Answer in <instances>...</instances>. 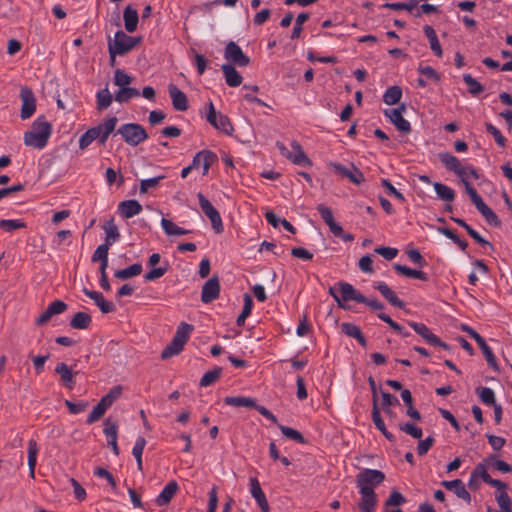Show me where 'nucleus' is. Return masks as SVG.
Instances as JSON below:
<instances>
[{"instance_id": "obj_53", "label": "nucleus", "mask_w": 512, "mask_h": 512, "mask_svg": "<svg viewBox=\"0 0 512 512\" xmlns=\"http://www.w3.org/2000/svg\"><path fill=\"white\" fill-rule=\"evenodd\" d=\"M278 427H279L280 431L282 432V434L284 436H286L287 438L292 439L301 444H305L307 442L306 439L304 438V436L299 431H297L291 427L280 425V424H278Z\"/></svg>"}, {"instance_id": "obj_44", "label": "nucleus", "mask_w": 512, "mask_h": 512, "mask_svg": "<svg viewBox=\"0 0 512 512\" xmlns=\"http://www.w3.org/2000/svg\"><path fill=\"white\" fill-rule=\"evenodd\" d=\"M140 92L133 87H122L115 94V100L119 103H127L131 98L138 97Z\"/></svg>"}, {"instance_id": "obj_22", "label": "nucleus", "mask_w": 512, "mask_h": 512, "mask_svg": "<svg viewBox=\"0 0 512 512\" xmlns=\"http://www.w3.org/2000/svg\"><path fill=\"white\" fill-rule=\"evenodd\" d=\"M250 492L261 509V512H270L268 500L256 478L250 479Z\"/></svg>"}, {"instance_id": "obj_1", "label": "nucleus", "mask_w": 512, "mask_h": 512, "mask_svg": "<svg viewBox=\"0 0 512 512\" xmlns=\"http://www.w3.org/2000/svg\"><path fill=\"white\" fill-rule=\"evenodd\" d=\"M52 134V125L45 120L44 116H39L33 123L32 129L24 133V144L29 147L42 149Z\"/></svg>"}, {"instance_id": "obj_26", "label": "nucleus", "mask_w": 512, "mask_h": 512, "mask_svg": "<svg viewBox=\"0 0 512 512\" xmlns=\"http://www.w3.org/2000/svg\"><path fill=\"white\" fill-rule=\"evenodd\" d=\"M141 211L142 205L134 199L122 201L118 205V212L124 218H131Z\"/></svg>"}, {"instance_id": "obj_3", "label": "nucleus", "mask_w": 512, "mask_h": 512, "mask_svg": "<svg viewBox=\"0 0 512 512\" xmlns=\"http://www.w3.org/2000/svg\"><path fill=\"white\" fill-rule=\"evenodd\" d=\"M122 393L121 386H114L105 396H103L97 405L93 408L88 415L86 423L92 424L101 419L106 413L107 409L120 397Z\"/></svg>"}, {"instance_id": "obj_58", "label": "nucleus", "mask_w": 512, "mask_h": 512, "mask_svg": "<svg viewBox=\"0 0 512 512\" xmlns=\"http://www.w3.org/2000/svg\"><path fill=\"white\" fill-rule=\"evenodd\" d=\"M309 13L303 12L300 13L295 21V25L291 34V39H298L301 36L302 30H303V23L306 22L309 19Z\"/></svg>"}, {"instance_id": "obj_30", "label": "nucleus", "mask_w": 512, "mask_h": 512, "mask_svg": "<svg viewBox=\"0 0 512 512\" xmlns=\"http://www.w3.org/2000/svg\"><path fill=\"white\" fill-rule=\"evenodd\" d=\"M341 330L348 337L355 338L363 348L367 347L366 338L357 325L353 323H342Z\"/></svg>"}, {"instance_id": "obj_61", "label": "nucleus", "mask_w": 512, "mask_h": 512, "mask_svg": "<svg viewBox=\"0 0 512 512\" xmlns=\"http://www.w3.org/2000/svg\"><path fill=\"white\" fill-rule=\"evenodd\" d=\"M399 429L415 439H421L423 435L422 429L420 427L415 426L412 423L400 424Z\"/></svg>"}, {"instance_id": "obj_23", "label": "nucleus", "mask_w": 512, "mask_h": 512, "mask_svg": "<svg viewBox=\"0 0 512 512\" xmlns=\"http://www.w3.org/2000/svg\"><path fill=\"white\" fill-rule=\"evenodd\" d=\"M338 287L341 293L340 299L342 302L351 300L356 301L358 303L366 302V297L360 292H358L350 283L339 282Z\"/></svg>"}, {"instance_id": "obj_8", "label": "nucleus", "mask_w": 512, "mask_h": 512, "mask_svg": "<svg viewBox=\"0 0 512 512\" xmlns=\"http://www.w3.org/2000/svg\"><path fill=\"white\" fill-rule=\"evenodd\" d=\"M207 121L217 130L227 134L232 135L234 128L233 125L228 118V116L219 113L217 115L216 110L212 102L209 103V111L207 113Z\"/></svg>"}, {"instance_id": "obj_35", "label": "nucleus", "mask_w": 512, "mask_h": 512, "mask_svg": "<svg viewBox=\"0 0 512 512\" xmlns=\"http://www.w3.org/2000/svg\"><path fill=\"white\" fill-rule=\"evenodd\" d=\"M92 322L91 316L86 312H77L70 320V326L73 329H87Z\"/></svg>"}, {"instance_id": "obj_32", "label": "nucleus", "mask_w": 512, "mask_h": 512, "mask_svg": "<svg viewBox=\"0 0 512 512\" xmlns=\"http://www.w3.org/2000/svg\"><path fill=\"white\" fill-rule=\"evenodd\" d=\"M372 420L376 426V428L384 435V437L390 441L393 442L395 440V437L392 433H390L385 426V423L380 415V410L378 407V404L372 405Z\"/></svg>"}, {"instance_id": "obj_19", "label": "nucleus", "mask_w": 512, "mask_h": 512, "mask_svg": "<svg viewBox=\"0 0 512 512\" xmlns=\"http://www.w3.org/2000/svg\"><path fill=\"white\" fill-rule=\"evenodd\" d=\"M104 434L108 439V445L111 446L113 453L118 456L119 455V447L117 444V436H118V425L117 422L113 421L111 418H106L104 420Z\"/></svg>"}, {"instance_id": "obj_31", "label": "nucleus", "mask_w": 512, "mask_h": 512, "mask_svg": "<svg viewBox=\"0 0 512 512\" xmlns=\"http://www.w3.org/2000/svg\"><path fill=\"white\" fill-rule=\"evenodd\" d=\"M222 71L228 86L238 87L239 85H241L243 78L233 65H222Z\"/></svg>"}, {"instance_id": "obj_50", "label": "nucleus", "mask_w": 512, "mask_h": 512, "mask_svg": "<svg viewBox=\"0 0 512 512\" xmlns=\"http://www.w3.org/2000/svg\"><path fill=\"white\" fill-rule=\"evenodd\" d=\"M96 97H97V109L100 111L108 108L113 101V97H112L111 93L109 92L108 88H104V89L100 90L97 93Z\"/></svg>"}, {"instance_id": "obj_62", "label": "nucleus", "mask_w": 512, "mask_h": 512, "mask_svg": "<svg viewBox=\"0 0 512 512\" xmlns=\"http://www.w3.org/2000/svg\"><path fill=\"white\" fill-rule=\"evenodd\" d=\"M132 82V77L129 76L126 72L121 69H117L114 75V83L115 85L122 87H128V85Z\"/></svg>"}, {"instance_id": "obj_38", "label": "nucleus", "mask_w": 512, "mask_h": 512, "mask_svg": "<svg viewBox=\"0 0 512 512\" xmlns=\"http://www.w3.org/2000/svg\"><path fill=\"white\" fill-rule=\"evenodd\" d=\"M193 329H194L193 325L188 324L186 322H181L179 324V326L177 327V330H176V333H175L173 339L184 346L186 344V342L188 341Z\"/></svg>"}, {"instance_id": "obj_20", "label": "nucleus", "mask_w": 512, "mask_h": 512, "mask_svg": "<svg viewBox=\"0 0 512 512\" xmlns=\"http://www.w3.org/2000/svg\"><path fill=\"white\" fill-rule=\"evenodd\" d=\"M168 91L175 110L186 111L189 108L186 94L182 92L175 84H169Z\"/></svg>"}, {"instance_id": "obj_24", "label": "nucleus", "mask_w": 512, "mask_h": 512, "mask_svg": "<svg viewBox=\"0 0 512 512\" xmlns=\"http://www.w3.org/2000/svg\"><path fill=\"white\" fill-rule=\"evenodd\" d=\"M317 210L320 213L323 221L329 226L330 231L335 236H340L343 232V228L335 222L332 210L323 204H319L317 206Z\"/></svg>"}, {"instance_id": "obj_54", "label": "nucleus", "mask_w": 512, "mask_h": 512, "mask_svg": "<svg viewBox=\"0 0 512 512\" xmlns=\"http://www.w3.org/2000/svg\"><path fill=\"white\" fill-rule=\"evenodd\" d=\"M476 392L484 404L489 406H493L494 404H496L495 394L491 388L479 387L476 389Z\"/></svg>"}, {"instance_id": "obj_40", "label": "nucleus", "mask_w": 512, "mask_h": 512, "mask_svg": "<svg viewBox=\"0 0 512 512\" xmlns=\"http://www.w3.org/2000/svg\"><path fill=\"white\" fill-rule=\"evenodd\" d=\"M38 447L34 439H30L28 442V466L30 477H35V467L37 462Z\"/></svg>"}, {"instance_id": "obj_60", "label": "nucleus", "mask_w": 512, "mask_h": 512, "mask_svg": "<svg viewBox=\"0 0 512 512\" xmlns=\"http://www.w3.org/2000/svg\"><path fill=\"white\" fill-rule=\"evenodd\" d=\"M496 501L501 510L512 511V501L506 491H499L496 494Z\"/></svg>"}, {"instance_id": "obj_43", "label": "nucleus", "mask_w": 512, "mask_h": 512, "mask_svg": "<svg viewBox=\"0 0 512 512\" xmlns=\"http://www.w3.org/2000/svg\"><path fill=\"white\" fill-rule=\"evenodd\" d=\"M402 96V89L400 86L394 85L389 87L384 95H383V101L387 105H394L398 103Z\"/></svg>"}, {"instance_id": "obj_4", "label": "nucleus", "mask_w": 512, "mask_h": 512, "mask_svg": "<svg viewBox=\"0 0 512 512\" xmlns=\"http://www.w3.org/2000/svg\"><path fill=\"white\" fill-rule=\"evenodd\" d=\"M224 403L233 407H247L256 409L262 416L277 424L276 416L266 407L258 405L256 400L250 397L243 396H228L224 398Z\"/></svg>"}, {"instance_id": "obj_15", "label": "nucleus", "mask_w": 512, "mask_h": 512, "mask_svg": "<svg viewBox=\"0 0 512 512\" xmlns=\"http://www.w3.org/2000/svg\"><path fill=\"white\" fill-rule=\"evenodd\" d=\"M118 119L117 117H109L103 123L92 127V131L95 133L94 136L100 144L104 145L109 138L110 134L115 130Z\"/></svg>"}, {"instance_id": "obj_49", "label": "nucleus", "mask_w": 512, "mask_h": 512, "mask_svg": "<svg viewBox=\"0 0 512 512\" xmlns=\"http://www.w3.org/2000/svg\"><path fill=\"white\" fill-rule=\"evenodd\" d=\"M183 348V345L172 339V341L162 350L161 359L167 360L175 355H178L183 350Z\"/></svg>"}, {"instance_id": "obj_48", "label": "nucleus", "mask_w": 512, "mask_h": 512, "mask_svg": "<svg viewBox=\"0 0 512 512\" xmlns=\"http://www.w3.org/2000/svg\"><path fill=\"white\" fill-rule=\"evenodd\" d=\"M222 368L215 367L212 370L207 371L200 379V386L207 387L215 383L221 376Z\"/></svg>"}, {"instance_id": "obj_11", "label": "nucleus", "mask_w": 512, "mask_h": 512, "mask_svg": "<svg viewBox=\"0 0 512 512\" xmlns=\"http://www.w3.org/2000/svg\"><path fill=\"white\" fill-rule=\"evenodd\" d=\"M225 58L239 67H245L250 64V58L243 53L238 44L230 41L225 48Z\"/></svg>"}, {"instance_id": "obj_36", "label": "nucleus", "mask_w": 512, "mask_h": 512, "mask_svg": "<svg viewBox=\"0 0 512 512\" xmlns=\"http://www.w3.org/2000/svg\"><path fill=\"white\" fill-rule=\"evenodd\" d=\"M123 18L125 22V29L129 33L134 32L137 28L139 19L137 11L133 9L131 6H127L124 10Z\"/></svg>"}, {"instance_id": "obj_7", "label": "nucleus", "mask_w": 512, "mask_h": 512, "mask_svg": "<svg viewBox=\"0 0 512 512\" xmlns=\"http://www.w3.org/2000/svg\"><path fill=\"white\" fill-rule=\"evenodd\" d=\"M385 480V474L380 470L363 469L356 476V485L359 489L362 487L372 488L380 485Z\"/></svg>"}, {"instance_id": "obj_45", "label": "nucleus", "mask_w": 512, "mask_h": 512, "mask_svg": "<svg viewBox=\"0 0 512 512\" xmlns=\"http://www.w3.org/2000/svg\"><path fill=\"white\" fill-rule=\"evenodd\" d=\"M477 209L483 215L488 224L493 225L495 227L501 226V220L494 213V211L485 203H482L479 207H477Z\"/></svg>"}, {"instance_id": "obj_57", "label": "nucleus", "mask_w": 512, "mask_h": 512, "mask_svg": "<svg viewBox=\"0 0 512 512\" xmlns=\"http://www.w3.org/2000/svg\"><path fill=\"white\" fill-rule=\"evenodd\" d=\"M418 4L419 0H409L408 2L385 3L383 7L392 10L412 11Z\"/></svg>"}, {"instance_id": "obj_37", "label": "nucleus", "mask_w": 512, "mask_h": 512, "mask_svg": "<svg viewBox=\"0 0 512 512\" xmlns=\"http://www.w3.org/2000/svg\"><path fill=\"white\" fill-rule=\"evenodd\" d=\"M393 268L399 274H401L403 276H406V277H409V278H414V279H419V280H422V281H427L428 280L427 274L424 273L423 271L411 269V268H409L407 266H404V265H401V264H394Z\"/></svg>"}, {"instance_id": "obj_28", "label": "nucleus", "mask_w": 512, "mask_h": 512, "mask_svg": "<svg viewBox=\"0 0 512 512\" xmlns=\"http://www.w3.org/2000/svg\"><path fill=\"white\" fill-rule=\"evenodd\" d=\"M385 115L400 132L409 133L411 131L410 123L402 116L400 110H385Z\"/></svg>"}, {"instance_id": "obj_55", "label": "nucleus", "mask_w": 512, "mask_h": 512, "mask_svg": "<svg viewBox=\"0 0 512 512\" xmlns=\"http://www.w3.org/2000/svg\"><path fill=\"white\" fill-rule=\"evenodd\" d=\"M478 345H479L480 349L482 350V353L485 356L486 361L488 362V364L495 371H499V367H498V364L496 362L495 356H494L492 350L490 349V347L487 345L485 339H483L482 342L478 343Z\"/></svg>"}, {"instance_id": "obj_5", "label": "nucleus", "mask_w": 512, "mask_h": 512, "mask_svg": "<svg viewBox=\"0 0 512 512\" xmlns=\"http://www.w3.org/2000/svg\"><path fill=\"white\" fill-rule=\"evenodd\" d=\"M203 162V172L202 174L205 176L208 174L209 168L211 165H213L217 161V155L209 150H202L198 152L192 161V164L185 167L182 172L181 176L182 178L187 177V175L190 173V171L194 168L199 167V163Z\"/></svg>"}, {"instance_id": "obj_13", "label": "nucleus", "mask_w": 512, "mask_h": 512, "mask_svg": "<svg viewBox=\"0 0 512 512\" xmlns=\"http://www.w3.org/2000/svg\"><path fill=\"white\" fill-rule=\"evenodd\" d=\"M328 166L343 177L349 179L353 184L360 185L365 181L364 174L353 163L351 164V169L334 162H330Z\"/></svg>"}, {"instance_id": "obj_33", "label": "nucleus", "mask_w": 512, "mask_h": 512, "mask_svg": "<svg viewBox=\"0 0 512 512\" xmlns=\"http://www.w3.org/2000/svg\"><path fill=\"white\" fill-rule=\"evenodd\" d=\"M293 152H291V160L296 165H308L311 166L312 162L303 151L301 145L297 141L291 142Z\"/></svg>"}, {"instance_id": "obj_12", "label": "nucleus", "mask_w": 512, "mask_h": 512, "mask_svg": "<svg viewBox=\"0 0 512 512\" xmlns=\"http://www.w3.org/2000/svg\"><path fill=\"white\" fill-rule=\"evenodd\" d=\"M22 107L20 117L23 120L29 119L36 110V99L33 91L28 87H22L20 91Z\"/></svg>"}, {"instance_id": "obj_25", "label": "nucleus", "mask_w": 512, "mask_h": 512, "mask_svg": "<svg viewBox=\"0 0 512 512\" xmlns=\"http://www.w3.org/2000/svg\"><path fill=\"white\" fill-rule=\"evenodd\" d=\"M83 292L86 296L94 300L95 304L99 307L102 313H110L115 310V306L112 302L106 301L102 293L92 291L87 288H83Z\"/></svg>"}, {"instance_id": "obj_39", "label": "nucleus", "mask_w": 512, "mask_h": 512, "mask_svg": "<svg viewBox=\"0 0 512 512\" xmlns=\"http://www.w3.org/2000/svg\"><path fill=\"white\" fill-rule=\"evenodd\" d=\"M433 186L439 199L446 202L454 201L456 194L452 188L440 182H435Z\"/></svg>"}, {"instance_id": "obj_59", "label": "nucleus", "mask_w": 512, "mask_h": 512, "mask_svg": "<svg viewBox=\"0 0 512 512\" xmlns=\"http://www.w3.org/2000/svg\"><path fill=\"white\" fill-rule=\"evenodd\" d=\"M164 178H165L164 175H160V176H157L154 178L141 180L140 193L146 194L150 189L156 188L159 185L160 181Z\"/></svg>"}, {"instance_id": "obj_9", "label": "nucleus", "mask_w": 512, "mask_h": 512, "mask_svg": "<svg viewBox=\"0 0 512 512\" xmlns=\"http://www.w3.org/2000/svg\"><path fill=\"white\" fill-rule=\"evenodd\" d=\"M198 200L203 213L210 219L214 231L221 233L223 223L219 212L202 193L198 194Z\"/></svg>"}, {"instance_id": "obj_27", "label": "nucleus", "mask_w": 512, "mask_h": 512, "mask_svg": "<svg viewBox=\"0 0 512 512\" xmlns=\"http://www.w3.org/2000/svg\"><path fill=\"white\" fill-rule=\"evenodd\" d=\"M179 490V485L175 480L170 481L161 493L156 498V504L158 506H165L169 504L172 498L175 496L177 491Z\"/></svg>"}, {"instance_id": "obj_21", "label": "nucleus", "mask_w": 512, "mask_h": 512, "mask_svg": "<svg viewBox=\"0 0 512 512\" xmlns=\"http://www.w3.org/2000/svg\"><path fill=\"white\" fill-rule=\"evenodd\" d=\"M441 485L447 490L453 491L458 498L462 499L467 504L471 503V495L461 479H455L452 481L444 480Z\"/></svg>"}, {"instance_id": "obj_56", "label": "nucleus", "mask_w": 512, "mask_h": 512, "mask_svg": "<svg viewBox=\"0 0 512 512\" xmlns=\"http://www.w3.org/2000/svg\"><path fill=\"white\" fill-rule=\"evenodd\" d=\"M463 184L465 185V191L469 195L472 203L477 207H479L482 203H484L483 199L477 193L476 189L470 185L467 181L466 176L461 179Z\"/></svg>"}, {"instance_id": "obj_52", "label": "nucleus", "mask_w": 512, "mask_h": 512, "mask_svg": "<svg viewBox=\"0 0 512 512\" xmlns=\"http://www.w3.org/2000/svg\"><path fill=\"white\" fill-rule=\"evenodd\" d=\"M463 80L468 85L469 93L473 96H477L484 91L483 85L470 74H464Z\"/></svg>"}, {"instance_id": "obj_46", "label": "nucleus", "mask_w": 512, "mask_h": 512, "mask_svg": "<svg viewBox=\"0 0 512 512\" xmlns=\"http://www.w3.org/2000/svg\"><path fill=\"white\" fill-rule=\"evenodd\" d=\"M142 272V265L139 263H135L125 269L117 270L115 272V277L121 280H126L131 277L138 276Z\"/></svg>"}, {"instance_id": "obj_63", "label": "nucleus", "mask_w": 512, "mask_h": 512, "mask_svg": "<svg viewBox=\"0 0 512 512\" xmlns=\"http://www.w3.org/2000/svg\"><path fill=\"white\" fill-rule=\"evenodd\" d=\"M108 251H109V245L104 243L97 247V249L94 251L92 255V262H100L104 260H108Z\"/></svg>"}, {"instance_id": "obj_47", "label": "nucleus", "mask_w": 512, "mask_h": 512, "mask_svg": "<svg viewBox=\"0 0 512 512\" xmlns=\"http://www.w3.org/2000/svg\"><path fill=\"white\" fill-rule=\"evenodd\" d=\"M145 446L146 439L144 437H138L132 450V454L137 462V468L140 472L143 471L142 454Z\"/></svg>"}, {"instance_id": "obj_10", "label": "nucleus", "mask_w": 512, "mask_h": 512, "mask_svg": "<svg viewBox=\"0 0 512 512\" xmlns=\"http://www.w3.org/2000/svg\"><path fill=\"white\" fill-rule=\"evenodd\" d=\"M408 325L425 341L433 346L441 347L445 350H449V345L443 342L437 335L431 332V330L423 323H417L409 321Z\"/></svg>"}, {"instance_id": "obj_42", "label": "nucleus", "mask_w": 512, "mask_h": 512, "mask_svg": "<svg viewBox=\"0 0 512 512\" xmlns=\"http://www.w3.org/2000/svg\"><path fill=\"white\" fill-rule=\"evenodd\" d=\"M161 225L165 231V233L168 235V236H180V235H186L188 234L190 231L189 230H185L179 226H177L175 223H173L171 220L169 219H166V218H162L161 220Z\"/></svg>"}, {"instance_id": "obj_16", "label": "nucleus", "mask_w": 512, "mask_h": 512, "mask_svg": "<svg viewBox=\"0 0 512 512\" xmlns=\"http://www.w3.org/2000/svg\"><path fill=\"white\" fill-rule=\"evenodd\" d=\"M439 159L441 163L446 167V169L454 172L461 179L466 176V169L462 166L459 159L454 155L448 152L440 153Z\"/></svg>"}, {"instance_id": "obj_51", "label": "nucleus", "mask_w": 512, "mask_h": 512, "mask_svg": "<svg viewBox=\"0 0 512 512\" xmlns=\"http://www.w3.org/2000/svg\"><path fill=\"white\" fill-rule=\"evenodd\" d=\"M26 227H27L26 223L20 219H1L0 220V228L7 232H12L17 229H24Z\"/></svg>"}, {"instance_id": "obj_34", "label": "nucleus", "mask_w": 512, "mask_h": 512, "mask_svg": "<svg viewBox=\"0 0 512 512\" xmlns=\"http://www.w3.org/2000/svg\"><path fill=\"white\" fill-rule=\"evenodd\" d=\"M423 30H424L426 37L429 40L431 50L434 52V54L436 56L441 57L443 55V50L439 43V40H438V37H437V34H436L434 28L430 25H426V26H424Z\"/></svg>"}, {"instance_id": "obj_14", "label": "nucleus", "mask_w": 512, "mask_h": 512, "mask_svg": "<svg viewBox=\"0 0 512 512\" xmlns=\"http://www.w3.org/2000/svg\"><path fill=\"white\" fill-rule=\"evenodd\" d=\"M220 294V283L218 275H213L207 280L201 291V301L203 303H211L219 297Z\"/></svg>"}, {"instance_id": "obj_29", "label": "nucleus", "mask_w": 512, "mask_h": 512, "mask_svg": "<svg viewBox=\"0 0 512 512\" xmlns=\"http://www.w3.org/2000/svg\"><path fill=\"white\" fill-rule=\"evenodd\" d=\"M374 287L391 305L401 309L404 307V302L397 297L396 293L386 283L380 282Z\"/></svg>"}, {"instance_id": "obj_41", "label": "nucleus", "mask_w": 512, "mask_h": 512, "mask_svg": "<svg viewBox=\"0 0 512 512\" xmlns=\"http://www.w3.org/2000/svg\"><path fill=\"white\" fill-rule=\"evenodd\" d=\"M103 229L106 234L105 243L108 245H111L120 237L118 227L115 224L113 218L105 222V224L103 225Z\"/></svg>"}, {"instance_id": "obj_2", "label": "nucleus", "mask_w": 512, "mask_h": 512, "mask_svg": "<svg viewBox=\"0 0 512 512\" xmlns=\"http://www.w3.org/2000/svg\"><path fill=\"white\" fill-rule=\"evenodd\" d=\"M120 135L124 142L130 146H138L148 139V133L145 128L138 123H125L122 124L114 134Z\"/></svg>"}, {"instance_id": "obj_64", "label": "nucleus", "mask_w": 512, "mask_h": 512, "mask_svg": "<svg viewBox=\"0 0 512 512\" xmlns=\"http://www.w3.org/2000/svg\"><path fill=\"white\" fill-rule=\"evenodd\" d=\"M406 502L405 497L398 491H392L384 503L385 507L400 506Z\"/></svg>"}, {"instance_id": "obj_18", "label": "nucleus", "mask_w": 512, "mask_h": 512, "mask_svg": "<svg viewBox=\"0 0 512 512\" xmlns=\"http://www.w3.org/2000/svg\"><path fill=\"white\" fill-rule=\"evenodd\" d=\"M55 373L60 376V381L66 388L69 390L74 388L76 383L74 377L78 372L74 371L73 367H69L66 363L60 362L56 365Z\"/></svg>"}, {"instance_id": "obj_6", "label": "nucleus", "mask_w": 512, "mask_h": 512, "mask_svg": "<svg viewBox=\"0 0 512 512\" xmlns=\"http://www.w3.org/2000/svg\"><path fill=\"white\" fill-rule=\"evenodd\" d=\"M139 41L140 38L128 36L120 30L115 33L114 40H109L108 47H111L119 55H124L131 51Z\"/></svg>"}, {"instance_id": "obj_17", "label": "nucleus", "mask_w": 512, "mask_h": 512, "mask_svg": "<svg viewBox=\"0 0 512 512\" xmlns=\"http://www.w3.org/2000/svg\"><path fill=\"white\" fill-rule=\"evenodd\" d=\"M361 500L358 504L360 512H373L377 505V495L372 488L359 489Z\"/></svg>"}]
</instances>
